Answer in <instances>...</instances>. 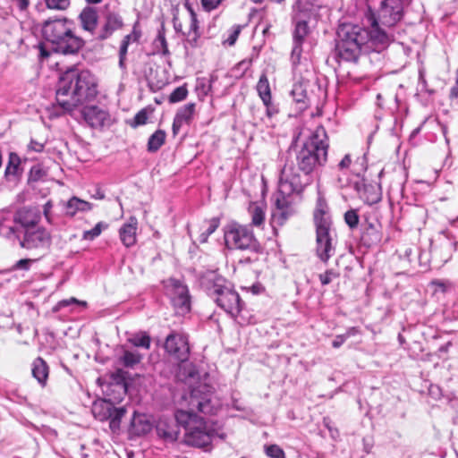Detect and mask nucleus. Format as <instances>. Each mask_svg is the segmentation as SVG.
Instances as JSON below:
<instances>
[{
	"label": "nucleus",
	"mask_w": 458,
	"mask_h": 458,
	"mask_svg": "<svg viewBox=\"0 0 458 458\" xmlns=\"http://www.w3.org/2000/svg\"><path fill=\"white\" fill-rule=\"evenodd\" d=\"M40 216L38 212L33 208H23L19 209L13 217V223L20 225L24 231L37 228Z\"/></svg>",
	"instance_id": "nucleus-15"
},
{
	"label": "nucleus",
	"mask_w": 458,
	"mask_h": 458,
	"mask_svg": "<svg viewBox=\"0 0 458 458\" xmlns=\"http://www.w3.org/2000/svg\"><path fill=\"white\" fill-rule=\"evenodd\" d=\"M242 26L240 25H234L231 30L229 37L225 40V43L229 46H233L241 33Z\"/></svg>",
	"instance_id": "nucleus-49"
},
{
	"label": "nucleus",
	"mask_w": 458,
	"mask_h": 458,
	"mask_svg": "<svg viewBox=\"0 0 458 458\" xmlns=\"http://www.w3.org/2000/svg\"><path fill=\"white\" fill-rule=\"evenodd\" d=\"M189 403L192 408L196 407L202 413L212 411L210 399L207 395L199 397V391L196 389L191 391Z\"/></svg>",
	"instance_id": "nucleus-26"
},
{
	"label": "nucleus",
	"mask_w": 458,
	"mask_h": 458,
	"mask_svg": "<svg viewBox=\"0 0 458 458\" xmlns=\"http://www.w3.org/2000/svg\"><path fill=\"white\" fill-rule=\"evenodd\" d=\"M334 234L332 225H327L325 221L320 225L316 226V254L323 263H327L335 254V240Z\"/></svg>",
	"instance_id": "nucleus-8"
},
{
	"label": "nucleus",
	"mask_w": 458,
	"mask_h": 458,
	"mask_svg": "<svg viewBox=\"0 0 458 458\" xmlns=\"http://www.w3.org/2000/svg\"><path fill=\"white\" fill-rule=\"evenodd\" d=\"M309 32L310 29L307 21H298L295 22L293 33V47L291 53V57L293 64H297L300 62L302 52V44L305 40V38L308 36Z\"/></svg>",
	"instance_id": "nucleus-12"
},
{
	"label": "nucleus",
	"mask_w": 458,
	"mask_h": 458,
	"mask_svg": "<svg viewBox=\"0 0 458 458\" xmlns=\"http://www.w3.org/2000/svg\"><path fill=\"white\" fill-rule=\"evenodd\" d=\"M175 420L184 428L183 443L189 446L206 449L216 437L224 438L223 434L219 435L212 425L191 410H178Z\"/></svg>",
	"instance_id": "nucleus-5"
},
{
	"label": "nucleus",
	"mask_w": 458,
	"mask_h": 458,
	"mask_svg": "<svg viewBox=\"0 0 458 458\" xmlns=\"http://www.w3.org/2000/svg\"><path fill=\"white\" fill-rule=\"evenodd\" d=\"M33 262V259H22L18 260L15 265V269H21V270H29L30 264Z\"/></svg>",
	"instance_id": "nucleus-52"
},
{
	"label": "nucleus",
	"mask_w": 458,
	"mask_h": 458,
	"mask_svg": "<svg viewBox=\"0 0 458 458\" xmlns=\"http://www.w3.org/2000/svg\"><path fill=\"white\" fill-rule=\"evenodd\" d=\"M157 72L154 71L152 66H149L148 72L145 71V78L148 82V86L153 92L161 89L165 85V81L164 79L157 78Z\"/></svg>",
	"instance_id": "nucleus-31"
},
{
	"label": "nucleus",
	"mask_w": 458,
	"mask_h": 458,
	"mask_svg": "<svg viewBox=\"0 0 458 458\" xmlns=\"http://www.w3.org/2000/svg\"><path fill=\"white\" fill-rule=\"evenodd\" d=\"M173 303L176 308L181 309L182 312L190 310V296L185 286L176 288L175 296L173 297Z\"/></svg>",
	"instance_id": "nucleus-27"
},
{
	"label": "nucleus",
	"mask_w": 458,
	"mask_h": 458,
	"mask_svg": "<svg viewBox=\"0 0 458 458\" xmlns=\"http://www.w3.org/2000/svg\"><path fill=\"white\" fill-rule=\"evenodd\" d=\"M15 233L16 229L10 220L4 219L3 221H0V235L10 237Z\"/></svg>",
	"instance_id": "nucleus-43"
},
{
	"label": "nucleus",
	"mask_w": 458,
	"mask_h": 458,
	"mask_svg": "<svg viewBox=\"0 0 458 458\" xmlns=\"http://www.w3.org/2000/svg\"><path fill=\"white\" fill-rule=\"evenodd\" d=\"M114 404L106 400H99L93 403L92 413L100 421L107 420L114 410Z\"/></svg>",
	"instance_id": "nucleus-25"
},
{
	"label": "nucleus",
	"mask_w": 458,
	"mask_h": 458,
	"mask_svg": "<svg viewBox=\"0 0 458 458\" xmlns=\"http://www.w3.org/2000/svg\"><path fill=\"white\" fill-rule=\"evenodd\" d=\"M140 36H141V32H140V30H138L136 29V24H135L133 26V30H132L131 33L126 35L125 37H130L129 38V43H130L131 41H138L140 39Z\"/></svg>",
	"instance_id": "nucleus-58"
},
{
	"label": "nucleus",
	"mask_w": 458,
	"mask_h": 458,
	"mask_svg": "<svg viewBox=\"0 0 458 458\" xmlns=\"http://www.w3.org/2000/svg\"><path fill=\"white\" fill-rule=\"evenodd\" d=\"M129 38L130 37H123V40L121 42L120 49H119V56H125L126 57L127 52H128V47L130 45Z\"/></svg>",
	"instance_id": "nucleus-55"
},
{
	"label": "nucleus",
	"mask_w": 458,
	"mask_h": 458,
	"mask_svg": "<svg viewBox=\"0 0 458 458\" xmlns=\"http://www.w3.org/2000/svg\"><path fill=\"white\" fill-rule=\"evenodd\" d=\"M78 20L83 30L96 38L98 24V12L96 7L87 5L78 16Z\"/></svg>",
	"instance_id": "nucleus-14"
},
{
	"label": "nucleus",
	"mask_w": 458,
	"mask_h": 458,
	"mask_svg": "<svg viewBox=\"0 0 458 458\" xmlns=\"http://www.w3.org/2000/svg\"><path fill=\"white\" fill-rule=\"evenodd\" d=\"M71 304H80V305L86 306V302L85 301H80L76 298L72 297L70 299L62 300V301H58L56 303V305L53 308V310L55 311V312L59 311L63 308L67 307V306H69Z\"/></svg>",
	"instance_id": "nucleus-46"
},
{
	"label": "nucleus",
	"mask_w": 458,
	"mask_h": 458,
	"mask_svg": "<svg viewBox=\"0 0 458 458\" xmlns=\"http://www.w3.org/2000/svg\"><path fill=\"white\" fill-rule=\"evenodd\" d=\"M43 38L54 46L55 52L74 55L84 46V40L76 36L72 22L66 18L49 19L42 26Z\"/></svg>",
	"instance_id": "nucleus-6"
},
{
	"label": "nucleus",
	"mask_w": 458,
	"mask_h": 458,
	"mask_svg": "<svg viewBox=\"0 0 458 458\" xmlns=\"http://www.w3.org/2000/svg\"><path fill=\"white\" fill-rule=\"evenodd\" d=\"M124 26L122 15L116 12H108L105 14L100 29L96 34V40L104 41L109 38L115 31Z\"/></svg>",
	"instance_id": "nucleus-11"
},
{
	"label": "nucleus",
	"mask_w": 458,
	"mask_h": 458,
	"mask_svg": "<svg viewBox=\"0 0 458 458\" xmlns=\"http://www.w3.org/2000/svg\"><path fill=\"white\" fill-rule=\"evenodd\" d=\"M129 342L136 347H142L148 350L150 348L151 339L146 332H140L132 335V337L129 339Z\"/></svg>",
	"instance_id": "nucleus-36"
},
{
	"label": "nucleus",
	"mask_w": 458,
	"mask_h": 458,
	"mask_svg": "<svg viewBox=\"0 0 458 458\" xmlns=\"http://www.w3.org/2000/svg\"><path fill=\"white\" fill-rule=\"evenodd\" d=\"M200 284L207 294L232 317H236L242 310L239 293L225 277L216 271H207L200 277Z\"/></svg>",
	"instance_id": "nucleus-4"
},
{
	"label": "nucleus",
	"mask_w": 458,
	"mask_h": 458,
	"mask_svg": "<svg viewBox=\"0 0 458 458\" xmlns=\"http://www.w3.org/2000/svg\"><path fill=\"white\" fill-rule=\"evenodd\" d=\"M183 123H182L179 120H177L175 117L174 118L173 125H172V131L173 134L175 136L179 133L182 126Z\"/></svg>",
	"instance_id": "nucleus-60"
},
{
	"label": "nucleus",
	"mask_w": 458,
	"mask_h": 458,
	"mask_svg": "<svg viewBox=\"0 0 458 458\" xmlns=\"http://www.w3.org/2000/svg\"><path fill=\"white\" fill-rule=\"evenodd\" d=\"M46 6L51 10L64 11L70 6V0H44Z\"/></svg>",
	"instance_id": "nucleus-41"
},
{
	"label": "nucleus",
	"mask_w": 458,
	"mask_h": 458,
	"mask_svg": "<svg viewBox=\"0 0 458 458\" xmlns=\"http://www.w3.org/2000/svg\"><path fill=\"white\" fill-rule=\"evenodd\" d=\"M249 214L251 218V225L260 227L265 222V209L261 205L256 202H251L248 208Z\"/></svg>",
	"instance_id": "nucleus-28"
},
{
	"label": "nucleus",
	"mask_w": 458,
	"mask_h": 458,
	"mask_svg": "<svg viewBox=\"0 0 458 458\" xmlns=\"http://www.w3.org/2000/svg\"><path fill=\"white\" fill-rule=\"evenodd\" d=\"M126 410L124 407H114L112 414L107 420H109V427L113 432H116L120 428L121 420L125 415Z\"/></svg>",
	"instance_id": "nucleus-35"
},
{
	"label": "nucleus",
	"mask_w": 458,
	"mask_h": 458,
	"mask_svg": "<svg viewBox=\"0 0 458 458\" xmlns=\"http://www.w3.org/2000/svg\"><path fill=\"white\" fill-rule=\"evenodd\" d=\"M212 89L211 80L206 78H199L197 81V89L199 90L204 96H207Z\"/></svg>",
	"instance_id": "nucleus-47"
},
{
	"label": "nucleus",
	"mask_w": 458,
	"mask_h": 458,
	"mask_svg": "<svg viewBox=\"0 0 458 458\" xmlns=\"http://www.w3.org/2000/svg\"><path fill=\"white\" fill-rule=\"evenodd\" d=\"M164 348L173 359L184 362L190 357V344L188 336L182 333L173 331L165 341Z\"/></svg>",
	"instance_id": "nucleus-9"
},
{
	"label": "nucleus",
	"mask_w": 458,
	"mask_h": 458,
	"mask_svg": "<svg viewBox=\"0 0 458 458\" xmlns=\"http://www.w3.org/2000/svg\"><path fill=\"white\" fill-rule=\"evenodd\" d=\"M177 421L167 419H160L156 426L157 434L166 442H174L179 435Z\"/></svg>",
	"instance_id": "nucleus-16"
},
{
	"label": "nucleus",
	"mask_w": 458,
	"mask_h": 458,
	"mask_svg": "<svg viewBox=\"0 0 458 458\" xmlns=\"http://www.w3.org/2000/svg\"><path fill=\"white\" fill-rule=\"evenodd\" d=\"M44 149V144L35 140H31L28 145L29 151L41 152Z\"/></svg>",
	"instance_id": "nucleus-54"
},
{
	"label": "nucleus",
	"mask_w": 458,
	"mask_h": 458,
	"mask_svg": "<svg viewBox=\"0 0 458 458\" xmlns=\"http://www.w3.org/2000/svg\"><path fill=\"white\" fill-rule=\"evenodd\" d=\"M187 42L192 47H195L197 46L198 39L199 38V33H191L187 34Z\"/></svg>",
	"instance_id": "nucleus-57"
},
{
	"label": "nucleus",
	"mask_w": 458,
	"mask_h": 458,
	"mask_svg": "<svg viewBox=\"0 0 458 458\" xmlns=\"http://www.w3.org/2000/svg\"><path fill=\"white\" fill-rule=\"evenodd\" d=\"M51 243L50 233L42 227L24 231L23 239L20 241L21 247L27 250H35L39 252L47 250Z\"/></svg>",
	"instance_id": "nucleus-10"
},
{
	"label": "nucleus",
	"mask_w": 458,
	"mask_h": 458,
	"mask_svg": "<svg viewBox=\"0 0 458 458\" xmlns=\"http://www.w3.org/2000/svg\"><path fill=\"white\" fill-rule=\"evenodd\" d=\"M92 204L78 197H72L64 203L66 216L73 217L78 213H85L92 209Z\"/></svg>",
	"instance_id": "nucleus-19"
},
{
	"label": "nucleus",
	"mask_w": 458,
	"mask_h": 458,
	"mask_svg": "<svg viewBox=\"0 0 458 458\" xmlns=\"http://www.w3.org/2000/svg\"><path fill=\"white\" fill-rule=\"evenodd\" d=\"M31 371L33 377L37 379L38 384L41 386H45L47 385L49 369L47 362L41 357H38L34 360Z\"/></svg>",
	"instance_id": "nucleus-24"
},
{
	"label": "nucleus",
	"mask_w": 458,
	"mask_h": 458,
	"mask_svg": "<svg viewBox=\"0 0 458 458\" xmlns=\"http://www.w3.org/2000/svg\"><path fill=\"white\" fill-rule=\"evenodd\" d=\"M450 98H458V79H456L455 84L451 88Z\"/></svg>",
	"instance_id": "nucleus-64"
},
{
	"label": "nucleus",
	"mask_w": 458,
	"mask_h": 458,
	"mask_svg": "<svg viewBox=\"0 0 458 458\" xmlns=\"http://www.w3.org/2000/svg\"><path fill=\"white\" fill-rule=\"evenodd\" d=\"M153 47L155 52L162 54L163 55H170L163 28L158 30L157 35L153 41Z\"/></svg>",
	"instance_id": "nucleus-34"
},
{
	"label": "nucleus",
	"mask_w": 458,
	"mask_h": 458,
	"mask_svg": "<svg viewBox=\"0 0 458 458\" xmlns=\"http://www.w3.org/2000/svg\"><path fill=\"white\" fill-rule=\"evenodd\" d=\"M141 359L142 355L138 352L124 350L123 355L119 357L118 362L125 368L131 369L135 365L139 364L141 361Z\"/></svg>",
	"instance_id": "nucleus-32"
},
{
	"label": "nucleus",
	"mask_w": 458,
	"mask_h": 458,
	"mask_svg": "<svg viewBox=\"0 0 458 458\" xmlns=\"http://www.w3.org/2000/svg\"><path fill=\"white\" fill-rule=\"evenodd\" d=\"M11 6L16 8L20 13H25L28 11L30 0H9Z\"/></svg>",
	"instance_id": "nucleus-50"
},
{
	"label": "nucleus",
	"mask_w": 458,
	"mask_h": 458,
	"mask_svg": "<svg viewBox=\"0 0 458 458\" xmlns=\"http://www.w3.org/2000/svg\"><path fill=\"white\" fill-rule=\"evenodd\" d=\"M223 0H201L202 7L205 11L210 12L218 7Z\"/></svg>",
	"instance_id": "nucleus-51"
},
{
	"label": "nucleus",
	"mask_w": 458,
	"mask_h": 458,
	"mask_svg": "<svg viewBox=\"0 0 458 458\" xmlns=\"http://www.w3.org/2000/svg\"><path fill=\"white\" fill-rule=\"evenodd\" d=\"M329 141L323 126H318L295 153L294 159H287L281 170L278 190L272 196L275 208L272 223L283 225L295 209L293 193H300L311 182L310 174L327 160Z\"/></svg>",
	"instance_id": "nucleus-2"
},
{
	"label": "nucleus",
	"mask_w": 458,
	"mask_h": 458,
	"mask_svg": "<svg viewBox=\"0 0 458 458\" xmlns=\"http://www.w3.org/2000/svg\"><path fill=\"white\" fill-rule=\"evenodd\" d=\"M188 96V89L186 85H182L174 89L168 97L169 103L174 104L184 100Z\"/></svg>",
	"instance_id": "nucleus-38"
},
{
	"label": "nucleus",
	"mask_w": 458,
	"mask_h": 458,
	"mask_svg": "<svg viewBox=\"0 0 458 458\" xmlns=\"http://www.w3.org/2000/svg\"><path fill=\"white\" fill-rule=\"evenodd\" d=\"M138 221L134 216H131L119 230L120 239L123 244L129 248L136 243V231Z\"/></svg>",
	"instance_id": "nucleus-20"
},
{
	"label": "nucleus",
	"mask_w": 458,
	"mask_h": 458,
	"mask_svg": "<svg viewBox=\"0 0 458 458\" xmlns=\"http://www.w3.org/2000/svg\"><path fill=\"white\" fill-rule=\"evenodd\" d=\"M53 205L52 202L49 200L44 205V215L47 218V220L51 223V216H50V211Z\"/></svg>",
	"instance_id": "nucleus-61"
},
{
	"label": "nucleus",
	"mask_w": 458,
	"mask_h": 458,
	"mask_svg": "<svg viewBox=\"0 0 458 458\" xmlns=\"http://www.w3.org/2000/svg\"><path fill=\"white\" fill-rule=\"evenodd\" d=\"M152 429V423L146 414L134 413L129 433L132 436L140 437L148 434Z\"/></svg>",
	"instance_id": "nucleus-18"
},
{
	"label": "nucleus",
	"mask_w": 458,
	"mask_h": 458,
	"mask_svg": "<svg viewBox=\"0 0 458 458\" xmlns=\"http://www.w3.org/2000/svg\"><path fill=\"white\" fill-rule=\"evenodd\" d=\"M340 274L334 269H327L325 273L318 276L322 285L329 284L334 279L338 278Z\"/></svg>",
	"instance_id": "nucleus-45"
},
{
	"label": "nucleus",
	"mask_w": 458,
	"mask_h": 458,
	"mask_svg": "<svg viewBox=\"0 0 458 458\" xmlns=\"http://www.w3.org/2000/svg\"><path fill=\"white\" fill-rule=\"evenodd\" d=\"M313 216L315 226L320 225L324 221L327 225H332L329 208L324 198L318 197Z\"/></svg>",
	"instance_id": "nucleus-23"
},
{
	"label": "nucleus",
	"mask_w": 458,
	"mask_h": 458,
	"mask_svg": "<svg viewBox=\"0 0 458 458\" xmlns=\"http://www.w3.org/2000/svg\"><path fill=\"white\" fill-rule=\"evenodd\" d=\"M208 226L201 232L199 237V241L201 243L208 242L209 235H211L219 226V219L213 217L206 222Z\"/></svg>",
	"instance_id": "nucleus-37"
},
{
	"label": "nucleus",
	"mask_w": 458,
	"mask_h": 458,
	"mask_svg": "<svg viewBox=\"0 0 458 458\" xmlns=\"http://www.w3.org/2000/svg\"><path fill=\"white\" fill-rule=\"evenodd\" d=\"M265 452L270 458H285L284 450L277 445L265 446Z\"/></svg>",
	"instance_id": "nucleus-44"
},
{
	"label": "nucleus",
	"mask_w": 458,
	"mask_h": 458,
	"mask_svg": "<svg viewBox=\"0 0 458 458\" xmlns=\"http://www.w3.org/2000/svg\"><path fill=\"white\" fill-rule=\"evenodd\" d=\"M402 0H371L362 18V26L344 22L338 26L335 51L346 62H356L360 55L380 52L394 40L393 28L403 19Z\"/></svg>",
	"instance_id": "nucleus-1"
},
{
	"label": "nucleus",
	"mask_w": 458,
	"mask_h": 458,
	"mask_svg": "<svg viewBox=\"0 0 458 458\" xmlns=\"http://www.w3.org/2000/svg\"><path fill=\"white\" fill-rule=\"evenodd\" d=\"M379 223H367L361 233V242L365 246L370 247L380 242L382 234Z\"/></svg>",
	"instance_id": "nucleus-22"
},
{
	"label": "nucleus",
	"mask_w": 458,
	"mask_h": 458,
	"mask_svg": "<svg viewBox=\"0 0 458 458\" xmlns=\"http://www.w3.org/2000/svg\"><path fill=\"white\" fill-rule=\"evenodd\" d=\"M23 174L21 158L15 152H10L8 162L4 170V177L8 182L19 181Z\"/></svg>",
	"instance_id": "nucleus-17"
},
{
	"label": "nucleus",
	"mask_w": 458,
	"mask_h": 458,
	"mask_svg": "<svg viewBox=\"0 0 458 458\" xmlns=\"http://www.w3.org/2000/svg\"><path fill=\"white\" fill-rule=\"evenodd\" d=\"M267 107L266 113L268 117H272L278 113V108L269 99L267 102H263Z\"/></svg>",
	"instance_id": "nucleus-53"
},
{
	"label": "nucleus",
	"mask_w": 458,
	"mask_h": 458,
	"mask_svg": "<svg viewBox=\"0 0 458 458\" xmlns=\"http://www.w3.org/2000/svg\"><path fill=\"white\" fill-rule=\"evenodd\" d=\"M257 91L263 102H267L269 99H271L269 81L267 75L264 73L259 77L257 84Z\"/></svg>",
	"instance_id": "nucleus-33"
},
{
	"label": "nucleus",
	"mask_w": 458,
	"mask_h": 458,
	"mask_svg": "<svg viewBox=\"0 0 458 458\" xmlns=\"http://www.w3.org/2000/svg\"><path fill=\"white\" fill-rule=\"evenodd\" d=\"M344 221L351 229L357 228L360 221L357 210L350 209L344 214Z\"/></svg>",
	"instance_id": "nucleus-42"
},
{
	"label": "nucleus",
	"mask_w": 458,
	"mask_h": 458,
	"mask_svg": "<svg viewBox=\"0 0 458 458\" xmlns=\"http://www.w3.org/2000/svg\"><path fill=\"white\" fill-rule=\"evenodd\" d=\"M345 341H346V335H338L333 340L332 346L334 348H339Z\"/></svg>",
	"instance_id": "nucleus-59"
},
{
	"label": "nucleus",
	"mask_w": 458,
	"mask_h": 458,
	"mask_svg": "<svg viewBox=\"0 0 458 458\" xmlns=\"http://www.w3.org/2000/svg\"><path fill=\"white\" fill-rule=\"evenodd\" d=\"M173 24L176 32H182V25L176 16L173 18Z\"/></svg>",
	"instance_id": "nucleus-63"
},
{
	"label": "nucleus",
	"mask_w": 458,
	"mask_h": 458,
	"mask_svg": "<svg viewBox=\"0 0 458 458\" xmlns=\"http://www.w3.org/2000/svg\"><path fill=\"white\" fill-rule=\"evenodd\" d=\"M195 103H188L179 108L175 114V118L183 124H190L195 113Z\"/></svg>",
	"instance_id": "nucleus-30"
},
{
	"label": "nucleus",
	"mask_w": 458,
	"mask_h": 458,
	"mask_svg": "<svg viewBox=\"0 0 458 458\" xmlns=\"http://www.w3.org/2000/svg\"><path fill=\"white\" fill-rule=\"evenodd\" d=\"M298 113L303 112L310 106V99L304 83H295L290 92Z\"/></svg>",
	"instance_id": "nucleus-21"
},
{
	"label": "nucleus",
	"mask_w": 458,
	"mask_h": 458,
	"mask_svg": "<svg viewBox=\"0 0 458 458\" xmlns=\"http://www.w3.org/2000/svg\"><path fill=\"white\" fill-rule=\"evenodd\" d=\"M147 120H148L147 111L145 109H141L135 114L133 121L131 123V125L132 127L143 125L147 123Z\"/></svg>",
	"instance_id": "nucleus-48"
},
{
	"label": "nucleus",
	"mask_w": 458,
	"mask_h": 458,
	"mask_svg": "<svg viewBox=\"0 0 458 458\" xmlns=\"http://www.w3.org/2000/svg\"><path fill=\"white\" fill-rule=\"evenodd\" d=\"M165 131L163 130H157L150 135L148 140V151L151 153L157 152L165 141Z\"/></svg>",
	"instance_id": "nucleus-29"
},
{
	"label": "nucleus",
	"mask_w": 458,
	"mask_h": 458,
	"mask_svg": "<svg viewBox=\"0 0 458 458\" xmlns=\"http://www.w3.org/2000/svg\"><path fill=\"white\" fill-rule=\"evenodd\" d=\"M97 95V80L89 71L78 72L70 69L60 78L56 102L64 111L71 112L79 106L94 100Z\"/></svg>",
	"instance_id": "nucleus-3"
},
{
	"label": "nucleus",
	"mask_w": 458,
	"mask_h": 458,
	"mask_svg": "<svg viewBox=\"0 0 458 458\" xmlns=\"http://www.w3.org/2000/svg\"><path fill=\"white\" fill-rule=\"evenodd\" d=\"M225 242L228 249L259 253L262 247L252 230L247 225H230L225 231Z\"/></svg>",
	"instance_id": "nucleus-7"
},
{
	"label": "nucleus",
	"mask_w": 458,
	"mask_h": 458,
	"mask_svg": "<svg viewBox=\"0 0 458 458\" xmlns=\"http://www.w3.org/2000/svg\"><path fill=\"white\" fill-rule=\"evenodd\" d=\"M47 173L39 165H33L29 173V182H38L46 176Z\"/></svg>",
	"instance_id": "nucleus-40"
},
{
	"label": "nucleus",
	"mask_w": 458,
	"mask_h": 458,
	"mask_svg": "<svg viewBox=\"0 0 458 458\" xmlns=\"http://www.w3.org/2000/svg\"><path fill=\"white\" fill-rule=\"evenodd\" d=\"M81 114L85 122L92 128H102L110 120L108 112L97 106H85Z\"/></svg>",
	"instance_id": "nucleus-13"
},
{
	"label": "nucleus",
	"mask_w": 458,
	"mask_h": 458,
	"mask_svg": "<svg viewBox=\"0 0 458 458\" xmlns=\"http://www.w3.org/2000/svg\"><path fill=\"white\" fill-rule=\"evenodd\" d=\"M352 163V159H351V157L350 155H345L344 157V158L339 162L338 164V168L340 170H344V169H347L349 168L350 165Z\"/></svg>",
	"instance_id": "nucleus-56"
},
{
	"label": "nucleus",
	"mask_w": 458,
	"mask_h": 458,
	"mask_svg": "<svg viewBox=\"0 0 458 458\" xmlns=\"http://www.w3.org/2000/svg\"><path fill=\"white\" fill-rule=\"evenodd\" d=\"M104 228H107V225L98 222L91 230L84 231L82 238L87 241H92L100 235Z\"/></svg>",
	"instance_id": "nucleus-39"
},
{
	"label": "nucleus",
	"mask_w": 458,
	"mask_h": 458,
	"mask_svg": "<svg viewBox=\"0 0 458 458\" xmlns=\"http://www.w3.org/2000/svg\"><path fill=\"white\" fill-rule=\"evenodd\" d=\"M189 32L191 33H199V21L197 17H193V19L191 20V26Z\"/></svg>",
	"instance_id": "nucleus-62"
}]
</instances>
